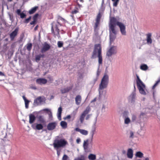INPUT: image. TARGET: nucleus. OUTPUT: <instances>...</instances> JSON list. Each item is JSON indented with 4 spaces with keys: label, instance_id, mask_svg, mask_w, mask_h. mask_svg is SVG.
<instances>
[{
    "label": "nucleus",
    "instance_id": "2eb2a0df",
    "mask_svg": "<svg viewBox=\"0 0 160 160\" xmlns=\"http://www.w3.org/2000/svg\"><path fill=\"white\" fill-rule=\"evenodd\" d=\"M18 31V28H17L10 34V37L11 40H13L14 38L17 35Z\"/></svg>",
    "mask_w": 160,
    "mask_h": 160
},
{
    "label": "nucleus",
    "instance_id": "6e6552de",
    "mask_svg": "<svg viewBox=\"0 0 160 160\" xmlns=\"http://www.w3.org/2000/svg\"><path fill=\"white\" fill-rule=\"evenodd\" d=\"M117 52V47L116 46H112L107 51L106 55L108 57H110L112 55L116 54Z\"/></svg>",
    "mask_w": 160,
    "mask_h": 160
},
{
    "label": "nucleus",
    "instance_id": "0eeeda50",
    "mask_svg": "<svg viewBox=\"0 0 160 160\" xmlns=\"http://www.w3.org/2000/svg\"><path fill=\"white\" fill-rule=\"evenodd\" d=\"M100 50L101 53H102V48L100 44H96L95 45L94 49L93 51L91 58L94 59L96 58L97 54L98 55V52Z\"/></svg>",
    "mask_w": 160,
    "mask_h": 160
},
{
    "label": "nucleus",
    "instance_id": "39448f33",
    "mask_svg": "<svg viewBox=\"0 0 160 160\" xmlns=\"http://www.w3.org/2000/svg\"><path fill=\"white\" fill-rule=\"evenodd\" d=\"M58 24L61 25L58 22H57V23L54 22L52 24L51 31L52 33L53 34L55 38H56L57 37L59 38H60V36L59 33V30L58 28Z\"/></svg>",
    "mask_w": 160,
    "mask_h": 160
},
{
    "label": "nucleus",
    "instance_id": "7ed1b4c3",
    "mask_svg": "<svg viewBox=\"0 0 160 160\" xmlns=\"http://www.w3.org/2000/svg\"><path fill=\"white\" fill-rule=\"evenodd\" d=\"M91 110V109L89 106L87 107L80 116L79 120L81 123H82L84 121L85 117L86 120H88L91 116L92 114H88Z\"/></svg>",
    "mask_w": 160,
    "mask_h": 160
},
{
    "label": "nucleus",
    "instance_id": "f8f14e48",
    "mask_svg": "<svg viewBox=\"0 0 160 160\" xmlns=\"http://www.w3.org/2000/svg\"><path fill=\"white\" fill-rule=\"evenodd\" d=\"M50 48V45L47 43L46 42L44 43L43 47L41 50V52L42 53L44 52L48 51Z\"/></svg>",
    "mask_w": 160,
    "mask_h": 160
},
{
    "label": "nucleus",
    "instance_id": "473e14b6",
    "mask_svg": "<svg viewBox=\"0 0 160 160\" xmlns=\"http://www.w3.org/2000/svg\"><path fill=\"white\" fill-rule=\"evenodd\" d=\"M32 44L31 43H28L27 46V49L28 51H30L32 48Z\"/></svg>",
    "mask_w": 160,
    "mask_h": 160
},
{
    "label": "nucleus",
    "instance_id": "6e6d98bb",
    "mask_svg": "<svg viewBox=\"0 0 160 160\" xmlns=\"http://www.w3.org/2000/svg\"><path fill=\"white\" fill-rule=\"evenodd\" d=\"M75 130L76 131L78 132H80L81 131V129H80L79 128H75Z\"/></svg>",
    "mask_w": 160,
    "mask_h": 160
},
{
    "label": "nucleus",
    "instance_id": "bf43d9fd",
    "mask_svg": "<svg viewBox=\"0 0 160 160\" xmlns=\"http://www.w3.org/2000/svg\"><path fill=\"white\" fill-rule=\"evenodd\" d=\"M145 113L142 112L141 113L140 116V117H141L142 116H143L144 115H145Z\"/></svg>",
    "mask_w": 160,
    "mask_h": 160
},
{
    "label": "nucleus",
    "instance_id": "20e7f679",
    "mask_svg": "<svg viewBox=\"0 0 160 160\" xmlns=\"http://www.w3.org/2000/svg\"><path fill=\"white\" fill-rule=\"evenodd\" d=\"M137 85L140 93L142 94L146 95V93L145 91L146 89L145 85L140 80L138 76H137Z\"/></svg>",
    "mask_w": 160,
    "mask_h": 160
},
{
    "label": "nucleus",
    "instance_id": "c9c22d12",
    "mask_svg": "<svg viewBox=\"0 0 160 160\" xmlns=\"http://www.w3.org/2000/svg\"><path fill=\"white\" fill-rule=\"evenodd\" d=\"M102 17V15L101 14V13L100 12H99L98 13V14L96 20H98V21H100V20L101 18Z\"/></svg>",
    "mask_w": 160,
    "mask_h": 160
},
{
    "label": "nucleus",
    "instance_id": "ddd939ff",
    "mask_svg": "<svg viewBox=\"0 0 160 160\" xmlns=\"http://www.w3.org/2000/svg\"><path fill=\"white\" fill-rule=\"evenodd\" d=\"M32 128L34 129L40 130H42L43 128V125L41 124L35 123L32 124Z\"/></svg>",
    "mask_w": 160,
    "mask_h": 160
},
{
    "label": "nucleus",
    "instance_id": "052dcab7",
    "mask_svg": "<svg viewBox=\"0 0 160 160\" xmlns=\"http://www.w3.org/2000/svg\"><path fill=\"white\" fill-rule=\"evenodd\" d=\"M96 100H97V98H95L93 100H92L91 101V102L92 103V102H95V101H96Z\"/></svg>",
    "mask_w": 160,
    "mask_h": 160
},
{
    "label": "nucleus",
    "instance_id": "603ef678",
    "mask_svg": "<svg viewBox=\"0 0 160 160\" xmlns=\"http://www.w3.org/2000/svg\"><path fill=\"white\" fill-rule=\"evenodd\" d=\"M58 19H60L61 20H62L63 21H65V19L62 18L61 17L59 16L58 18Z\"/></svg>",
    "mask_w": 160,
    "mask_h": 160
},
{
    "label": "nucleus",
    "instance_id": "e2e57ef3",
    "mask_svg": "<svg viewBox=\"0 0 160 160\" xmlns=\"http://www.w3.org/2000/svg\"><path fill=\"white\" fill-rule=\"evenodd\" d=\"M4 75V74L2 72L0 71V76H3Z\"/></svg>",
    "mask_w": 160,
    "mask_h": 160
},
{
    "label": "nucleus",
    "instance_id": "9b49d317",
    "mask_svg": "<svg viewBox=\"0 0 160 160\" xmlns=\"http://www.w3.org/2000/svg\"><path fill=\"white\" fill-rule=\"evenodd\" d=\"M57 125L55 122L49 123L47 126V128L48 130L51 131L55 129Z\"/></svg>",
    "mask_w": 160,
    "mask_h": 160
},
{
    "label": "nucleus",
    "instance_id": "412c9836",
    "mask_svg": "<svg viewBox=\"0 0 160 160\" xmlns=\"http://www.w3.org/2000/svg\"><path fill=\"white\" fill-rule=\"evenodd\" d=\"M136 96V94L135 92H133L129 96L128 99L131 101V102H134L135 100Z\"/></svg>",
    "mask_w": 160,
    "mask_h": 160
},
{
    "label": "nucleus",
    "instance_id": "aec40b11",
    "mask_svg": "<svg viewBox=\"0 0 160 160\" xmlns=\"http://www.w3.org/2000/svg\"><path fill=\"white\" fill-rule=\"evenodd\" d=\"M29 123L32 124L33 123L36 119V117L35 116L32 114H31L29 116Z\"/></svg>",
    "mask_w": 160,
    "mask_h": 160
},
{
    "label": "nucleus",
    "instance_id": "9d476101",
    "mask_svg": "<svg viewBox=\"0 0 160 160\" xmlns=\"http://www.w3.org/2000/svg\"><path fill=\"white\" fill-rule=\"evenodd\" d=\"M45 101V98L44 97L39 96L34 100L33 103L34 105H38Z\"/></svg>",
    "mask_w": 160,
    "mask_h": 160
},
{
    "label": "nucleus",
    "instance_id": "c756f323",
    "mask_svg": "<svg viewBox=\"0 0 160 160\" xmlns=\"http://www.w3.org/2000/svg\"><path fill=\"white\" fill-rule=\"evenodd\" d=\"M44 56V54H39L36 56L35 57V59L37 61H39L40 60L41 58H43Z\"/></svg>",
    "mask_w": 160,
    "mask_h": 160
},
{
    "label": "nucleus",
    "instance_id": "338daca9",
    "mask_svg": "<svg viewBox=\"0 0 160 160\" xmlns=\"http://www.w3.org/2000/svg\"><path fill=\"white\" fill-rule=\"evenodd\" d=\"M122 152L123 154H125L126 153V152L125 150H123L122 151Z\"/></svg>",
    "mask_w": 160,
    "mask_h": 160
},
{
    "label": "nucleus",
    "instance_id": "f257e3e1",
    "mask_svg": "<svg viewBox=\"0 0 160 160\" xmlns=\"http://www.w3.org/2000/svg\"><path fill=\"white\" fill-rule=\"evenodd\" d=\"M68 144L67 141L64 139H56L54 140L53 145L55 149H59L65 147Z\"/></svg>",
    "mask_w": 160,
    "mask_h": 160
},
{
    "label": "nucleus",
    "instance_id": "09e8293b",
    "mask_svg": "<svg viewBox=\"0 0 160 160\" xmlns=\"http://www.w3.org/2000/svg\"><path fill=\"white\" fill-rule=\"evenodd\" d=\"M57 150V154L58 156H59L60 154V150H59V149H55Z\"/></svg>",
    "mask_w": 160,
    "mask_h": 160
},
{
    "label": "nucleus",
    "instance_id": "f3484780",
    "mask_svg": "<svg viewBox=\"0 0 160 160\" xmlns=\"http://www.w3.org/2000/svg\"><path fill=\"white\" fill-rule=\"evenodd\" d=\"M72 88V87H68L66 88L61 89L60 91L62 93L64 94L67 93Z\"/></svg>",
    "mask_w": 160,
    "mask_h": 160
},
{
    "label": "nucleus",
    "instance_id": "72a5a7b5",
    "mask_svg": "<svg viewBox=\"0 0 160 160\" xmlns=\"http://www.w3.org/2000/svg\"><path fill=\"white\" fill-rule=\"evenodd\" d=\"M80 133L83 135H88V131L85 130L81 129Z\"/></svg>",
    "mask_w": 160,
    "mask_h": 160
},
{
    "label": "nucleus",
    "instance_id": "4c0bfd02",
    "mask_svg": "<svg viewBox=\"0 0 160 160\" xmlns=\"http://www.w3.org/2000/svg\"><path fill=\"white\" fill-rule=\"evenodd\" d=\"M58 48H61L63 46V43L60 41H58Z\"/></svg>",
    "mask_w": 160,
    "mask_h": 160
},
{
    "label": "nucleus",
    "instance_id": "dca6fc26",
    "mask_svg": "<svg viewBox=\"0 0 160 160\" xmlns=\"http://www.w3.org/2000/svg\"><path fill=\"white\" fill-rule=\"evenodd\" d=\"M146 35V40L147 44H151L152 42V40L151 38L152 34L149 33L147 34Z\"/></svg>",
    "mask_w": 160,
    "mask_h": 160
},
{
    "label": "nucleus",
    "instance_id": "c03bdc74",
    "mask_svg": "<svg viewBox=\"0 0 160 160\" xmlns=\"http://www.w3.org/2000/svg\"><path fill=\"white\" fill-rule=\"evenodd\" d=\"M96 22L95 23V28H96L98 26V25L99 24L100 21H98V20H96Z\"/></svg>",
    "mask_w": 160,
    "mask_h": 160
},
{
    "label": "nucleus",
    "instance_id": "864d4df0",
    "mask_svg": "<svg viewBox=\"0 0 160 160\" xmlns=\"http://www.w3.org/2000/svg\"><path fill=\"white\" fill-rule=\"evenodd\" d=\"M71 116L70 115H67L65 118H64V119H69L71 118Z\"/></svg>",
    "mask_w": 160,
    "mask_h": 160
},
{
    "label": "nucleus",
    "instance_id": "2f4dec72",
    "mask_svg": "<svg viewBox=\"0 0 160 160\" xmlns=\"http://www.w3.org/2000/svg\"><path fill=\"white\" fill-rule=\"evenodd\" d=\"M74 160H86V158L84 155H82L80 157L75 158Z\"/></svg>",
    "mask_w": 160,
    "mask_h": 160
},
{
    "label": "nucleus",
    "instance_id": "5fc2aeb1",
    "mask_svg": "<svg viewBox=\"0 0 160 160\" xmlns=\"http://www.w3.org/2000/svg\"><path fill=\"white\" fill-rule=\"evenodd\" d=\"M36 20H33V21L31 22L30 23V24L31 25H33V24H34L36 22Z\"/></svg>",
    "mask_w": 160,
    "mask_h": 160
},
{
    "label": "nucleus",
    "instance_id": "f03ea898",
    "mask_svg": "<svg viewBox=\"0 0 160 160\" xmlns=\"http://www.w3.org/2000/svg\"><path fill=\"white\" fill-rule=\"evenodd\" d=\"M108 82V76L106 74H105L102 78L101 82L99 84V95H101V91L107 88Z\"/></svg>",
    "mask_w": 160,
    "mask_h": 160
},
{
    "label": "nucleus",
    "instance_id": "c85d7f7f",
    "mask_svg": "<svg viewBox=\"0 0 160 160\" xmlns=\"http://www.w3.org/2000/svg\"><path fill=\"white\" fill-rule=\"evenodd\" d=\"M60 125L63 128H66L67 127V123L65 121H62L60 122Z\"/></svg>",
    "mask_w": 160,
    "mask_h": 160
},
{
    "label": "nucleus",
    "instance_id": "0e129e2a",
    "mask_svg": "<svg viewBox=\"0 0 160 160\" xmlns=\"http://www.w3.org/2000/svg\"><path fill=\"white\" fill-rule=\"evenodd\" d=\"M48 78L49 79V80L51 82H52L53 80L52 78H51V77H48Z\"/></svg>",
    "mask_w": 160,
    "mask_h": 160
},
{
    "label": "nucleus",
    "instance_id": "393cba45",
    "mask_svg": "<svg viewBox=\"0 0 160 160\" xmlns=\"http://www.w3.org/2000/svg\"><path fill=\"white\" fill-rule=\"evenodd\" d=\"M88 140L87 139L84 141L83 144V147L84 150H86L88 149Z\"/></svg>",
    "mask_w": 160,
    "mask_h": 160
},
{
    "label": "nucleus",
    "instance_id": "bb28decb",
    "mask_svg": "<svg viewBox=\"0 0 160 160\" xmlns=\"http://www.w3.org/2000/svg\"><path fill=\"white\" fill-rule=\"evenodd\" d=\"M135 156L137 157L140 158H142L143 156V153L140 151L137 152L135 154Z\"/></svg>",
    "mask_w": 160,
    "mask_h": 160
},
{
    "label": "nucleus",
    "instance_id": "69168bd1",
    "mask_svg": "<svg viewBox=\"0 0 160 160\" xmlns=\"http://www.w3.org/2000/svg\"><path fill=\"white\" fill-rule=\"evenodd\" d=\"M157 86L155 84H154L153 86L152 89H154Z\"/></svg>",
    "mask_w": 160,
    "mask_h": 160
},
{
    "label": "nucleus",
    "instance_id": "a19ab883",
    "mask_svg": "<svg viewBox=\"0 0 160 160\" xmlns=\"http://www.w3.org/2000/svg\"><path fill=\"white\" fill-rule=\"evenodd\" d=\"M31 16H30L28 18L25 19V21H24V22L25 23H28L29 22V21L31 19Z\"/></svg>",
    "mask_w": 160,
    "mask_h": 160
},
{
    "label": "nucleus",
    "instance_id": "423d86ee",
    "mask_svg": "<svg viewBox=\"0 0 160 160\" xmlns=\"http://www.w3.org/2000/svg\"><path fill=\"white\" fill-rule=\"evenodd\" d=\"M116 19L112 17L110 19V23L109 24V30L110 31H112V32L114 34H116V32L115 29V27L116 24H117Z\"/></svg>",
    "mask_w": 160,
    "mask_h": 160
},
{
    "label": "nucleus",
    "instance_id": "6ab92c4d",
    "mask_svg": "<svg viewBox=\"0 0 160 160\" xmlns=\"http://www.w3.org/2000/svg\"><path fill=\"white\" fill-rule=\"evenodd\" d=\"M82 100L81 97L80 95H78L75 98V102L77 105H79Z\"/></svg>",
    "mask_w": 160,
    "mask_h": 160
},
{
    "label": "nucleus",
    "instance_id": "f704fd0d",
    "mask_svg": "<svg viewBox=\"0 0 160 160\" xmlns=\"http://www.w3.org/2000/svg\"><path fill=\"white\" fill-rule=\"evenodd\" d=\"M96 131V128L94 126L92 127V130L91 132V134L92 135V138Z\"/></svg>",
    "mask_w": 160,
    "mask_h": 160
},
{
    "label": "nucleus",
    "instance_id": "774afa93",
    "mask_svg": "<svg viewBox=\"0 0 160 160\" xmlns=\"http://www.w3.org/2000/svg\"><path fill=\"white\" fill-rule=\"evenodd\" d=\"M145 160H149V159L147 157L145 158Z\"/></svg>",
    "mask_w": 160,
    "mask_h": 160
},
{
    "label": "nucleus",
    "instance_id": "7c9ffc66",
    "mask_svg": "<svg viewBox=\"0 0 160 160\" xmlns=\"http://www.w3.org/2000/svg\"><path fill=\"white\" fill-rule=\"evenodd\" d=\"M148 66L146 64H142L140 66V69L142 70H146L148 69Z\"/></svg>",
    "mask_w": 160,
    "mask_h": 160
},
{
    "label": "nucleus",
    "instance_id": "cd10ccee",
    "mask_svg": "<svg viewBox=\"0 0 160 160\" xmlns=\"http://www.w3.org/2000/svg\"><path fill=\"white\" fill-rule=\"evenodd\" d=\"M88 158L90 160H95L96 159V156L95 154H90L88 156Z\"/></svg>",
    "mask_w": 160,
    "mask_h": 160
},
{
    "label": "nucleus",
    "instance_id": "a18cd8bd",
    "mask_svg": "<svg viewBox=\"0 0 160 160\" xmlns=\"http://www.w3.org/2000/svg\"><path fill=\"white\" fill-rule=\"evenodd\" d=\"M78 12V11L77 10H74L72 11L71 13L72 14H75Z\"/></svg>",
    "mask_w": 160,
    "mask_h": 160
},
{
    "label": "nucleus",
    "instance_id": "b1692460",
    "mask_svg": "<svg viewBox=\"0 0 160 160\" xmlns=\"http://www.w3.org/2000/svg\"><path fill=\"white\" fill-rule=\"evenodd\" d=\"M22 98L24 101L25 104V107L26 108H28L29 106V103L30 101L27 100L25 96H22Z\"/></svg>",
    "mask_w": 160,
    "mask_h": 160
},
{
    "label": "nucleus",
    "instance_id": "680f3d73",
    "mask_svg": "<svg viewBox=\"0 0 160 160\" xmlns=\"http://www.w3.org/2000/svg\"><path fill=\"white\" fill-rule=\"evenodd\" d=\"M38 25H37V26H36L35 27L34 29L35 31H36V30H37V29H38Z\"/></svg>",
    "mask_w": 160,
    "mask_h": 160
},
{
    "label": "nucleus",
    "instance_id": "ea45409f",
    "mask_svg": "<svg viewBox=\"0 0 160 160\" xmlns=\"http://www.w3.org/2000/svg\"><path fill=\"white\" fill-rule=\"evenodd\" d=\"M136 116L134 114L132 115V122H134L136 120Z\"/></svg>",
    "mask_w": 160,
    "mask_h": 160
},
{
    "label": "nucleus",
    "instance_id": "8fccbe9b",
    "mask_svg": "<svg viewBox=\"0 0 160 160\" xmlns=\"http://www.w3.org/2000/svg\"><path fill=\"white\" fill-rule=\"evenodd\" d=\"M115 38V37H112L111 35H110V40L111 41H113L114 39Z\"/></svg>",
    "mask_w": 160,
    "mask_h": 160
},
{
    "label": "nucleus",
    "instance_id": "e433bc0d",
    "mask_svg": "<svg viewBox=\"0 0 160 160\" xmlns=\"http://www.w3.org/2000/svg\"><path fill=\"white\" fill-rule=\"evenodd\" d=\"M130 122V120L128 118H125L124 120V123L126 124H128Z\"/></svg>",
    "mask_w": 160,
    "mask_h": 160
},
{
    "label": "nucleus",
    "instance_id": "4be33fe9",
    "mask_svg": "<svg viewBox=\"0 0 160 160\" xmlns=\"http://www.w3.org/2000/svg\"><path fill=\"white\" fill-rule=\"evenodd\" d=\"M62 111V109L61 107H60L58 109V119L61 120V114Z\"/></svg>",
    "mask_w": 160,
    "mask_h": 160
},
{
    "label": "nucleus",
    "instance_id": "a878e982",
    "mask_svg": "<svg viewBox=\"0 0 160 160\" xmlns=\"http://www.w3.org/2000/svg\"><path fill=\"white\" fill-rule=\"evenodd\" d=\"M38 8V6H35L31 9L29 11V13L30 14H32L34 13Z\"/></svg>",
    "mask_w": 160,
    "mask_h": 160
},
{
    "label": "nucleus",
    "instance_id": "49530a36",
    "mask_svg": "<svg viewBox=\"0 0 160 160\" xmlns=\"http://www.w3.org/2000/svg\"><path fill=\"white\" fill-rule=\"evenodd\" d=\"M68 158V157L66 155H64L62 157V160H67Z\"/></svg>",
    "mask_w": 160,
    "mask_h": 160
},
{
    "label": "nucleus",
    "instance_id": "58836bf2",
    "mask_svg": "<svg viewBox=\"0 0 160 160\" xmlns=\"http://www.w3.org/2000/svg\"><path fill=\"white\" fill-rule=\"evenodd\" d=\"M39 14L38 13L35 14L33 17V20H35L37 21V18Z\"/></svg>",
    "mask_w": 160,
    "mask_h": 160
},
{
    "label": "nucleus",
    "instance_id": "4d7b16f0",
    "mask_svg": "<svg viewBox=\"0 0 160 160\" xmlns=\"http://www.w3.org/2000/svg\"><path fill=\"white\" fill-rule=\"evenodd\" d=\"M160 82V78L158 79V80L156 82L155 84L156 85H157L158 84V83Z\"/></svg>",
    "mask_w": 160,
    "mask_h": 160
},
{
    "label": "nucleus",
    "instance_id": "37998d69",
    "mask_svg": "<svg viewBox=\"0 0 160 160\" xmlns=\"http://www.w3.org/2000/svg\"><path fill=\"white\" fill-rule=\"evenodd\" d=\"M134 136V133L132 131H130V136L129 138H133Z\"/></svg>",
    "mask_w": 160,
    "mask_h": 160
},
{
    "label": "nucleus",
    "instance_id": "de8ad7c7",
    "mask_svg": "<svg viewBox=\"0 0 160 160\" xmlns=\"http://www.w3.org/2000/svg\"><path fill=\"white\" fill-rule=\"evenodd\" d=\"M119 0H115V1H114V2L113 3V5L114 6H117L118 4V2Z\"/></svg>",
    "mask_w": 160,
    "mask_h": 160
},
{
    "label": "nucleus",
    "instance_id": "a211bd4d",
    "mask_svg": "<svg viewBox=\"0 0 160 160\" xmlns=\"http://www.w3.org/2000/svg\"><path fill=\"white\" fill-rule=\"evenodd\" d=\"M127 157L129 158H132L133 156V151L131 148L128 149L127 153Z\"/></svg>",
    "mask_w": 160,
    "mask_h": 160
},
{
    "label": "nucleus",
    "instance_id": "4468645a",
    "mask_svg": "<svg viewBox=\"0 0 160 160\" xmlns=\"http://www.w3.org/2000/svg\"><path fill=\"white\" fill-rule=\"evenodd\" d=\"M47 82L46 79L43 78H39L36 80V82L39 85L45 84Z\"/></svg>",
    "mask_w": 160,
    "mask_h": 160
},
{
    "label": "nucleus",
    "instance_id": "13d9d810",
    "mask_svg": "<svg viewBox=\"0 0 160 160\" xmlns=\"http://www.w3.org/2000/svg\"><path fill=\"white\" fill-rule=\"evenodd\" d=\"M81 141V139L80 138H78L76 140V142L78 143H79Z\"/></svg>",
    "mask_w": 160,
    "mask_h": 160
},
{
    "label": "nucleus",
    "instance_id": "79ce46f5",
    "mask_svg": "<svg viewBox=\"0 0 160 160\" xmlns=\"http://www.w3.org/2000/svg\"><path fill=\"white\" fill-rule=\"evenodd\" d=\"M20 17L22 18H23L26 17V15L23 12H21V14L19 15Z\"/></svg>",
    "mask_w": 160,
    "mask_h": 160
},
{
    "label": "nucleus",
    "instance_id": "1a4fd4ad",
    "mask_svg": "<svg viewBox=\"0 0 160 160\" xmlns=\"http://www.w3.org/2000/svg\"><path fill=\"white\" fill-rule=\"evenodd\" d=\"M117 25L119 28L121 34L123 35H126V27L122 23L119 22H117Z\"/></svg>",
    "mask_w": 160,
    "mask_h": 160
},
{
    "label": "nucleus",
    "instance_id": "5701e85b",
    "mask_svg": "<svg viewBox=\"0 0 160 160\" xmlns=\"http://www.w3.org/2000/svg\"><path fill=\"white\" fill-rule=\"evenodd\" d=\"M98 62L99 64H102V53H101L100 50L98 52Z\"/></svg>",
    "mask_w": 160,
    "mask_h": 160
},
{
    "label": "nucleus",
    "instance_id": "3c124183",
    "mask_svg": "<svg viewBox=\"0 0 160 160\" xmlns=\"http://www.w3.org/2000/svg\"><path fill=\"white\" fill-rule=\"evenodd\" d=\"M21 11L20 9H18L17 11V13L18 15H20L21 13Z\"/></svg>",
    "mask_w": 160,
    "mask_h": 160
}]
</instances>
